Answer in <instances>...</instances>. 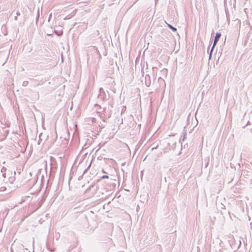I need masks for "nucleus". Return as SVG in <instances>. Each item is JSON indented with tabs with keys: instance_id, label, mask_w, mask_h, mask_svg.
I'll return each mask as SVG.
<instances>
[{
	"instance_id": "1",
	"label": "nucleus",
	"mask_w": 252,
	"mask_h": 252,
	"mask_svg": "<svg viewBox=\"0 0 252 252\" xmlns=\"http://www.w3.org/2000/svg\"><path fill=\"white\" fill-rule=\"evenodd\" d=\"M220 36H221L220 33V32L216 33V35L215 36V38L214 39L213 45L212 47V48L211 49V51H210V52L209 54V59H211L213 49L214 48L215 46H216V44L217 43L218 41H219V39L220 38Z\"/></svg>"
},
{
	"instance_id": "2",
	"label": "nucleus",
	"mask_w": 252,
	"mask_h": 252,
	"mask_svg": "<svg viewBox=\"0 0 252 252\" xmlns=\"http://www.w3.org/2000/svg\"><path fill=\"white\" fill-rule=\"evenodd\" d=\"M186 136H187V133L185 131L184 132L183 136L182 137V138L180 139V142L182 143L183 142H184L186 139Z\"/></svg>"
},
{
	"instance_id": "3",
	"label": "nucleus",
	"mask_w": 252,
	"mask_h": 252,
	"mask_svg": "<svg viewBox=\"0 0 252 252\" xmlns=\"http://www.w3.org/2000/svg\"><path fill=\"white\" fill-rule=\"evenodd\" d=\"M167 26L169 29H170L173 32L177 31V29L176 28L174 27L173 26H172L171 25L167 24Z\"/></svg>"
},
{
	"instance_id": "4",
	"label": "nucleus",
	"mask_w": 252,
	"mask_h": 252,
	"mask_svg": "<svg viewBox=\"0 0 252 252\" xmlns=\"http://www.w3.org/2000/svg\"><path fill=\"white\" fill-rule=\"evenodd\" d=\"M28 84V81H24L22 83V86H27Z\"/></svg>"
},
{
	"instance_id": "5",
	"label": "nucleus",
	"mask_w": 252,
	"mask_h": 252,
	"mask_svg": "<svg viewBox=\"0 0 252 252\" xmlns=\"http://www.w3.org/2000/svg\"><path fill=\"white\" fill-rule=\"evenodd\" d=\"M161 71L162 72V73H163V74H167V72H168V71H167V69H163V70H162V71Z\"/></svg>"
},
{
	"instance_id": "6",
	"label": "nucleus",
	"mask_w": 252,
	"mask_h": 252,
	"mask_svg": "<svg viewBox=\"0 0 252 252\" xmlns=\"http://www.w3.org/2000/svg\"><path fill=\"white\" fill-rule=\"evenodd\" d=\"M102 179H108L109 177L107 175H103L101 177Z\"/></svg>"
},
{
	"instance_id": "7",
	"label": "nucleus",
	"mask_w": 252,
	"mask_h": 252,
	"mask_svg": "<svg viewBox=\"0 0 252 252\" xmlns=\"http://www.w3.org/2000/svg\"><path fill=\"white\" fill-rule=\"evenodd\" d=\"M6 170V168L4 167H3L2 168H1V172H3V171H5Z\"/></svg>"
},
{
	"instance_id": "8",
	"label": "nucleus",
	"mask_w": 252,
	"mask_h": 252,
	"mask_svg": "<svg viewBox=\"0 0 252 252\" xmlns=\"http://www.w3.org/2000/svg\"><path fill=\"white\" fill-rule=\"evenodd\" d=\"M16 15H20V12H16Z\"/></svg>"
},
{
	"instance_id": "9",
	"label": "nucleus",
	"mask_w": 252,
	"mask_h": 252,
	"mask_svg": "<svg viewBox=\"0 0 252 252\" xmlns=\"http://www.w3.org/2000/svg\"><path fill=\"white\" fill-rule=\"evenodd\" d=\"M157 146L156 147H155V148L153 147V148H152V150H153V149H156V148H157Z\"/></svg>"
},
{
	"instance_id": "10",
	"label": "nucleus",
	"mask_w": 252,
	"mask_h": 252,
	"mask_svg": "<svg viewBox=\"0 0 252 252\" xmlns=\"http://www.w3.org/2000/svg\"><path fill=\"white\" fill-rule=\"evenodd\" d=\"M96 32H97V35H99V31H96Z\"/></svg>"
},
{
	"instance_id": "11",
	"label": "nucleus",
	"mask_w": 252,
	"mask_h": 252,
	"mask_svg": "<svg viewBox=\"0 0 252 252\" xmlns=\"http://www.w3.org/2000/svg\"><path fill=\"white\" fill-rule=\"evenodd\" d=\"M147 77H148V78H150V76H149V75H146L145 78H147Z\"/></svg>"
},
{
	"instance_id": "12",
	"label": "nucleus",
	"mask_w": 252,
	"mask_h": 252,
	"mask_svg": "<svg viewBox=\"0 0 252 252\" xmlns=\"http://www.w3.org/2000/svg\"><path fill=\"white\" fill-rule=\"evenodd\" d=\"M17 16H15V20H17Z\"/></svg>"
},
{
	"instance_id": "13",
	"label": "nucleus",
	"mask_w": 252,
	"mask_h": 252,
	"mask_svg": "<svg viewBox=\"0 0 252 252\" xmlns=\"http://www.w3.org/2000/svg\"><path fill=\"white\" fill-rule=\"evenodd\" d=\"M102 172H103V173H106V172L104 171V170H102Z\"/></svg>"
},
{
	"instance_id": "14",
	"label": "nucleus",
	"mask_w": 252,
	"mask_h": 252,
	"mask_svg": "<svg viewBox=\"0 0 252 252\" xmlns=\"http://www.w3.org/2000/svg\"><path fill=\"white\" fill-rule=\"evenodd\" d=\"M50 251L53 252H54V250H51Z\"/></svg>"
},
{
	"instance_id": "15",
	"label": "nucleus",
	"mask_w": 252,
	"mask_h": 252,
	"mask_svg": "<svg viewBox=\"0 0 252 252\" xmlns=\"http://www.w3.org/2000/svg\"><path fill=\"white\" fill-rule=\"evenodd\" d=\"M164 180L166 181V178H164Z\"/></svg>"
}]
</instances>
